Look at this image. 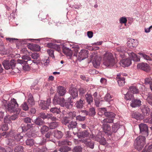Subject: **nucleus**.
<instances>
[{
	"label": "nucleus",
	"instance_id": "obj_1",
	"mask_svg": "<svg viewBox=\"0 0 152 152\" xmlns=\"http://www.w3.org/2000/svg\"><path fill=\"white\" fill-rule=\"evenodd\" d=\"M18 106V104L16 100L13 99L8 104L7 110L10 113L16 112V113L18 114L20 110L19 109L17 110Z\"/></svg>",
	"mask_w": 152,
	"mask_h": 152
},
{
	"label": "nucleus",
	"instance_id": "obj_2",
	"mask_svg": "<svg viewBox=\"0 0 152 152\" xmlns=\"http://www.w3.org/2000/svg\"><path fill=\"white\" fill-rule=\"evenodd\" d=\"M145 137L140 136L135 140V148L139 151L142 149L145 143Z\"/></svg>",
	"mask_w": 152,
	"mask_h": 152
},
{
	"label": "nucleus",
	"instance_id": "obj_3",
	"mask_svg": "<svg viewBox=\"0 0 152 152\" xmlns=\"http://www.w3.org/2000/svg\"><path fill=\"white\" fill-rule=\"evenodd\" d=\"M101 122L102 124V128L105 133H107L110 130V127L107 123H113V120L112 119L105 118L102 120Z\"/></svg>",
	"mask_w": 152,
	"mask_h": 152
},
{
	"label": "nucleus",
	"instance_id": "obj_4",
	"mask_svg": "<svg viewBox=\"0 0 152 152\" xmlns=\"http://www.w3.org/2000/svg\"><path fill=\"white\" fill-rule=\"evenodd\" d=\"M16 64L15 60L12 59L10 61L4 60L2 62V64L5 69H8L10 68L13 69L15 68Z\"/></svg>",
	"mask_w": 152,
	"mask_h": 152
},
{
	"label": "nucleus",
	"instance_id": "obj_5",
	"mask_svg": "<svg viewBox=\"0 0 152 152\" xmlns=\"http://www.w3.org/2000/svg\"><path fill=\"white\" fill-rule=\"evenodd\" d=\"M51 103L50 98L47 99L46 101L41 100L40 101L39 105L41 108L43 110H47L48 108Z\"/></svg>",
	"mask_w": 152,
	"mask_h": 152
},
{
	"label": "nucleus",
	"instance_id": "obj_6",
	"mask_svg": "<svg viewBox=\"0 0 152 152\" xmlns=\"http://www.w3.org/2000/svg\"><path fill=\"white\" fill-rule=\"evenodd\" d=\"M88 51L86 50H82L79 53L77 59L81 61L88 57Z\"/></svg>",
	"mask_w": 152,
	"mask_h": 152
},
{
	"label": "nucleus",
	"instance_id": "obj_7",
	"mask_svg": "<svg viewBox=\"0 0 152 152\" xmlns=\"http://www.w3.org/2000/svg\"><path fill=\"white\" fill-rule=\"evenodd\" d=\"M17 62L18 64H19L21 65L24 70L28 71L30 69V67L27 63V61L17 60Z\"/></svg>",
	"mask_w": 152,
	"mask_h": 152
},
{
	"label": "nucleus",
	"instance_id": "obj_8",
	"mask_svg": "<svg viewBox=\"0 0 152 152\" xmlns=\"http://www.w3.org/2000/svg\"><path fill=\"white\" fill-rule=\"evenodd\" d=\"M101 110L102 112H103V113L104 115L107 117L108 118V119H113V118H115V115L112 112H107V110L104 108H102Z\"/></svg>",
	"mask_w": 152,
	"mask_h": 152
},
{
	"label": "nucleus",
	"instance_id": "obj_9",
	"mask_svg": "<svg viewBox=\"0 0 152 152\" xmlns=\"http://www.w3.org/2000/svg\"><path fill=\"white\" fill-rule=\"evenodd\" d=\"M101 59V58L99 56H95L92 61L94 67L96 68L100 66Z\"/></svg>",
	"mask_w": 152,
	"mask_h": 152
},
{
	"label": "nucleus",
	"instance_id": "obj_10",
	"mask_svg": "<svg viewBox=\"0 0 152 152\" xmlns=\"http://www.w3.org/2000/svg\"><path fill=\"white\" fill-rule=\"evenodd\" d=\"M140 110L143 115L144 116L148 115L150 112V109L147 105H143L140 107Z\"/></svg>",
	"mask_w": 152,
	"mask_h": 152
},
{
	"label": "nucleus",
	"instance_id": "obj_11",
	"mask_svg": "<svg viewBox=\"0 0 152 152\" xmlns=\"http://www.w3.org/2000/svg\"><path fill=\"white\" fill-rule=\"evenodd\" d=\"M116 79L118 84L120 86H122L124 85L125 83V79L122 76L120 75H117Z\"/></svg>",
	"mask_w": 152,
	"mask_h": 152
},
{
	"label": "nucleus",
	"instance_id": "obj_12",
	"mask_svg": "<svg viewBox=\"0 0 152 152\" xmlns=\"http://www.w3.org/2000/svg\"><path fill=\"white\" fill-rule=\"evenodd\" d=\"M80 141L84 143L87 147L92 149L94 148V144L93 141L87 139H83Z\"/></svg>",
	"mask_w": 152,
	"mask_h": 152
},
{
	"label": "nucleus",
	"instance_id": "obj_13",
	"mask_svg": "<svg viewBox=\"0 0 152 152\" xmlns=\"http://www.w3.org/2000/svg\"><path fill=\"white\" fill-rule=\"evenodd\" d=\"M64 99L63 98H54L53 99V103L54 104H59L61 107H64Z\"/></svg>",
	"mask_w": 152,
	"mask_h": 152
},
{
	"label": "nucleus",
	"instance_id": "obj_14",
	"mask_svg": "<svg viewBox=\"0 0 152 152\" xmlns=\"http://www.w3.org/2000/svg\"><path fill=\"white\" fill-rule=\"evenodd\" d=\"M127 45L130 48H132L135 47L138 45V42L137 40L133 39H130L127 42Z\"/></svg>",
	"mask_w": 152,
	"mask_h": 152
},
{
	"label": "nucleus",
	"instance_id": "obj_15",
	"mask_svg": "<svg viewBox=\"0 0 152 152\" xmlns=\"http://www.w3.org/2000/svg\"><path fill=\"white\" fill-rule=\"evenodd\" d=\"M89 133L87 130H85L83 131L78 133L77 136L79 138H84L88 137Z\"/></svg>",
	"mask_w": 152,
	"mask_h": 152
},
{
	"label": "nucleus",
	"instance_id": "obj_16",
	"mask_svg": "<svg viewBox=\"0 0 152 152\" xmlns=\"http://www.w3.org/2000/svg\"><path fill=\"white\" fill-rule=\"evenodd\" d=\"M141 105V101L138 99H133L130 104L131 106L132 107H135L140 106Z\"/></svg>",
	"mask_w": 152,
	"mask_h": 152
},
{
	"label": "nucleus",
	"instance_id": "obj_17",
	"mask_svg": "<svg viewBox=\"0 0 152 152\" xmlns=\"http://www.w3.org/2000/svg\"><path fill=\"white\" fill-rule=\"evenodd\" d=\"M139 127L140 133L143 134L144 133H148V127L147 125L145 124H140L139 125Z\"/></svg>",
	"mask_w": 152,
	"mask_h": 152
},
{
	"label": "nucleus",
	"instance_id": "obj_18",
	"mask_svg": "<svg viewBox=\"0 0 152 152\" xmlns=\"http://www.w3.org/2000/svg\"><path fill=\"white\" fill-rule=\"evenodd\" d=\"M137 68L141 69L145 71H147L149 69L148 64L146 63H142L139 64L137 65Z\"/></svg>",
	"mask_w": 152,
	"mask_h": 152
},
{
	"label": "nucleus",
	"instance_id": "obj_19",
	"mask_svg": "<svg viewBox=\"0 0 152 152\" xmlns=\"http://www.w3.org/2000/svg\"><path fill=\"white\" fill-rule=\"evenodd\" d=\"M114 60L112 54L109 52H106L104 54L103 60H105V62H106L108 60Z\"/></svg>",
	"mask_w": 152,
	"mask_h": 152
},
{
	"label": "nucleus",
	"instance_id": "obj_20",
	"mask_svg": "<svg viewBox=\"0 0 152 152\" xmlns=\"http://www.w3.org/2000/svg\"><path fill=\"white\" fill-rule=\"evenodd\" d=\"M69 92L71 95L72 96L73 99L78 96V91L75 88H71L69 90Z\"/></svg>",
	"mask_w": 152,
	"mask_h": 152
},
{
	"label": "nucleus",
	"instance_id": "obj_21",
	"mask_svg": "<svg viewBox=\"0 0 152 152\" xmlns=\"http://www.w3.org/2000/svg\"><path fill=\"white\" fill-rule=\"evenodd\" d=\"M131 64V60L129 58L124 59L121 61V64L126 67L129 66Z\"/></svg>",
	"mask_w": 152,
	"mask_h": 152
},
{
	"label": "nucleus",
	"instance_id": "obj_22",
	"mask_svg": "<svg viewBox=\"0 0 152 152\" xmlns=\"http://www.w3.org/2000/svg\"><path fill=\"white\" fill-rule=\"evenodd\" d=\"M103 64L107 67H111L113 66L115 64V61L114 60H108L106 62H105V60H103Z\"/></svg>",
	"mask_w": 152,
	"mask_h": 152
},
{
	"label": "nucleus",
	"instance_id": "obj_23",
	"mask_svg": "<svg viewBox=\"0 0 152 152\" xmlns=\"http://www.w3.org/2000/svg\"><path fill=\"white\" fill-rule=\"evenodd\" d=\"M128 54L130 58L134 61H140V58L134 53L133 52H129L128 53Z\"/></svg>",
	"mask_w": 152,
	"mask_h": 152
},
{
	"label": "nucleus",
	"instance_id": "obj_24",
	"mask_svg": "<svg viewBox=\"0 0 152 152\" xmlns=\"http://www.w3.org/2000/svg\"><path fill=\"white\" fill-rule=\"evenodd\" d=\"M48 45L50 48L55 49L58 51H59L60 50L61 45H59L52 43H50L48 44Z\"/></svg>",
	"mask_w": 152,
	"mask_h": 152
},
{
	"label": "nucleus",
	"instance_id": "obj_25",
	"mask_svg": "<svg viewBox=\"0 0 152 152\" xmlns=\"http://www.w3.org/2000/svg\"><path fill=\"white\" fill-rule=\"evenodd\" d=\"M57 92L60 96H63L66 93V90L64 87L62 86H59L58 87Z\"/></svg>",
	"mask_w": 152,
	"mask_h": 152
},
{
	"label": "nucleus",
	"instance_id": "obj_26",
	"mask_svg": "<svg viewBox=\"0 0 152 152\" xmlns=\"http://www.w3.org/2000/svg\"><path fill=\"white\" fill-rule=\"evenodd\" d=\"M28 48L31 50L35 51H38L40 49V47L36 44H30L28 45Z\"/></svg>",
	"mask_w": 152,
	"mask_h": 152
},
{
	"label": "nucleus",
	"instance_id": "obj_27",
	"mask_svg": "<svg viewBox=\"0 0 152 152\" xmlns=\"http://www.w3.org/2000/svg\"><path fill=\"white\" fill-rule=\"evenodd\" d=\"M84 101L83 99H80L77 101L75 104V106L77 108L81 109L83 108L84 104Z\"/></svg>",
	"mask_w": 152,
	"mask_h": 152
},
{
	"label": "nucleus",
	"instance_id": "obj_28",
	"mask_svg": "<svg viewBox=\"0 0 152 152\" xmlns=\"http://www.w3.org/2000/svg\"><path fill=\"white\" fill-rule=\"evenodd\" d=\"M132 116L137 120L141 119L143 118L142 115L138 112H133L132 113Z\"/></svg>",
	"mask_w": 152,
	"mask_h": 152
},
{
	"label": "nucleus",
	"instance_id": "obj_29",
	"mask_svg": "<svg viewBox=\"0 0 152 152\" xmlns=\"http://www.w3.org/2000/svg\"><path fill=\"white\" fill-rule=\"evenodd\" d=\"M63 52L65 54L69 56H71L72 55V51L68 48H64L63 49Z\"/></svg>",
	"mask_w": 152,
	"mask_h": 152
},
{
	"label": "nucleus",
	"instance_id": "obj_30",
	"mask_svg": "<svg viewBox=\"0 0 152 152\" xmlns=\"http://www.w3.org/2000/svg\"><path fill=\"white\" fill-rule=\"evenodd\" d=\"M86 99L88 104H91L93 102V98L90 94H87L85 95Z\"/></svg>",
	"mask_w": 152,
	"mask_h": 152
},
{
	"label": "nucleus",
	"instance_id": "obj_31",
	"mask_svg": "<svg viewBox=\"0 0 152 152\" xmlns=\"http://www.w3.org/2000/svg\"><path fill=\"white\" fill-rule=\"evenodd\" d=\"M77 124V123L76 121H72L69 123L68 126L69 129H72L76 128Z\"/></svg>",
	"mask_w": 152,
	"mask_h": 152
},
{
	"label": "nucleus",
	"instance_id": "obj_32",
	"mask_svg": "<svg viewBox=\"0 0 152 152\" xmlns=\"http://www.w3.org/2000/svg\"><path fill=\"white\" fill-rule=\"evenodd\" d=\"M34 125L33 124H28L26 126H24V125H22L21 127L23 131L25 132L27 131L28 129L32 127Z\"/></svg>",
	"mask_w": 152,
	"mask_h": 152
},
{
	"label": "nucleus",
	"instance_id": "obj_33",
	"mask_svg": "<svg viewBox=\"0 0 152 152\" xmlns=\"http://www.w3.org/2000/svg\"><path fill=\"white\" fill-rule=\"evenodd\" d=\"M54 134V136L58 139L61 138L63 135V133L61 131L58 130L55 131Z\"/></svg>",
	"mask_w": 152,
	"mask_h": 152
},
{
	"label": "nucleus",
	"instance_id": "obj_34",
	"mask_svg": "<svg viewBox=\"0 0 152 152\" xmlns=\"http://www.w3.org/2000/svg\"><path fill=\"white\" fill-rule=\"evenodd\" d=\"M35 123L37 125L41 126L44 124V121L40 118H38L35 120Z\"/></svg>",
	"mask_w": 152,
	"mask_h": 152
},
{
	"label": "nucleus",
	"instance_id": "obj_35",
	"mask_svg": "<svg viewBox=\"0 0 152 152\" xmlns=\"http://www.w3.org/2000/svg\"><path fill=\"white\" fill-rule=\"evenodd\" d=\"M96 114L95 109L93 107H91L89 108L88 111V115L90 116H93Z\"/></svg>",
	"mask_w": 152,
	"mask_h": 152
},
{
	"label": "nucleus",
	"instance_id": "obj_36",
	"mask_svg": "<svg viewBox=\"0 0 152 152\" xmlns=\"http://www.w3.org/2000/svg\"><path fill=\"white\" fill-rule=\"evenodd\" d=\"M70 150V148L67 146H65L60 147L59 149V151L61 152H68Z\"/></svg>",
	"mask_w": 152,
	"mask_h": 152
},
{
	"label": "nucleus",
	"instance_id": "obj_37",
	"mask_svg": "<svg viewBox=\"0 0 152 152\" xmlns=\"http://www.w3.org/2000/svg\"><path fill=\"white\" fill-rule=\"evenodd\" d=\"M125 98L126 100H132L134 99V96L132 94L127 92L125 95Z\"/></svg>",
	"mask_w": 152,
	"mask_h": 152
},
{
	"label": "nucleus",
	"instance_id": "obj_38",
	"mask_svg": "<svg viewBox=\"0 0 152 152\" xmlns=\"http://www.w3.org/2000/svg\"><path fill=\"white\" fill-rule=\"evenodd\" d=\"M141 152H152V145L148 146H146L145 148Z\"/></svg>",
	"mask_w": 152,
	"mask_h": 152
},
{
	"label": "nucleus",
	"instance_id": "obj_39",
	"mask_svg": "<svg viewBox=\"0 0 152 152\" xmlns=\"http://www.w3.org/2000/svg\"><path fill=\"white\" fill-rule=\"evenodd\" d=\"M28 102L29 104L31 106L34 105L35 104V102L33 99V97L31 95H30L29 98L28 100Z\"/></svg>",
	"mask_w": 152,
	"mask_h": 152
},
{
	"label": "nucleus",
	"instance_id": "obj_40",
	"mask_svg": "<svg viewBox=\"0 0 152 152\" xmlns=\"http://www.w3.org/2000/svg\"><path fill=\"white\" fill-rule=\"evenodd\" d=\"M58 126V123L56 122H53L50 123L49 125V127L51 129H55Z\"/></svg>",
	"mask_w": 152,
	"mask_h": 152
},
{
	"label": "nucleus",
	"instance_id": "obj_41",
	"mask_svg": "<svg viewBox=\"0 0 152 152\" xmlns=\"http://www.w3.org/2000/svg\"><path fill=\"white\" fill-rule=\"evenodd\" d=\"M130 91L134 94H137L139 92V90L135 86H132L130 87Z\"/></svg>",
	"mask_w": 152,
	"mask_h": 152
},
{
	"label": "nucleus",
	"instance_id": "obj_42",
	"mask_svg": "<svg viewBox=\"0 0 152 152\" xmlns=\"http://www.w3.org/2000/svg\"><path fill=\"white\" fill-rule=\"evenodd\" d=\"M50 111L53 113H56V114H59L61 112L59 108H58L56 107H53L50 109Z\"/></svg>",
	"mask_w": 152,
	"mask_h": 152
},
{
	"label": "nucleus",
	"instance_id": "obj_43",
	"mask_svg": "<svg viewBox=\"0 0 152 152\" xmlns=\"http://www.w3.org/2000/svg\"><path fill=\"white\" fill-rule=\"evenodd\" d=\"M138 54L140 55L142 57L147 60L151 61V58L149 56L144 53L140 52L138 53Z\"/></svg>",
	"mask_w": 152,
	"mask_h": 152
},
{
	"label": "nucleus",
	"instance_id": "obj_44",
	"mask_svg": "<svg viewBox=\"0 0 152 152\" xmlns=\"http://www.w3.org/2000/svg\"><path fill=\"white\" fill-rule=\"evenodd\" d=\"M21 107L23 110L26 111L28 110L29 107L27 104V103L26 102H23L22 104Z\"/></svg>",
	"mask_w": 152,
	"mask_h": 152
},
{
	"label": "nucleus",
	"instance_id": "obj_45",
	"mask_svg": "<svg viewBox=\"0 0 152 152\" xmlns=\"http://www.w3.org/2000/svg\"><path fill=\"white\" fill-rule=\"evenodd\" d=\"M26 142L27 145L31 146L34 144V140L31 139H28L26 141Z\"/></svg>",
	"mask_w": 152,
	"mask_h": 152
},
{
	"label": "nucleus",
	"instance_id": "obj_46",
	"mask_svg": "<svg viewBox=\"0 0 152 152\" xmlns=\"http://www.w3.org/2000/svg\"><path fill=\"white\" fill-rule=\"evenodd\" d=\"M69 117L70 118L72 119L76 116V113L75 111L70 112L67 114Z\"/></svg>",
	"mask_w": 152,
	"mask_h": 152
},
{
	"label": "nucleus",
	"instance_id": "obj_47",
	"mask_svg": "<svg viewBox=\"0 0 152 152\" xmlns=\"http://www.w3.org/2000/svg\"><path fill=\"white\" fill-rule=\"evenodd\" d=\"M23 151V147L21 146H17L14 149L15 152H22Z\"/></svg>",
	"mask_w": 152,
	"mask_h": 152
},
{
	"label": "nucleus",
	"instance_id": "obj_48",
	"mask_svg": "<svg viewBox=\"0 0 152 152\" xmlns=\"http://www.w3.org/2000/svg\"><path fill=\"white\" fill-rule=\"evenodd\" d=\"M76 119L77 121H83L85 120L86 117L78 115L76 117Z\"/></svg>",
	"mask_w": 152,
	"mask_h": 152
},
{
	"label": "nucleus",
	"instance_id": "obj_49",
	"mask_svg": "<svg viewBox=\"0 0 152 152\" xmlns=\"http://www.w3.org/2000/svg\"><path fill=\"white\" fill-rule=\"evenodd\" d=\"M15 139L17 141H20L22 139L23 136L21 135V134H15L14 136Z\"/></svg>",
	"mask_w": 152,
	"mask_h": 152
},
{
	"label": "nucleus",
	"instance_id": "obj_50",
	"mask_svg": "<svg viewBox=\"0 0 152 152\" xmlns=\"http://www.w3.org/2000/svg\"><path fill=\"white\" fill-rule=\"evenodd\" d=\"M112 97L109 93H107L104 97V99L107 101L109 102L111 100Z\"/></svg>",
	"mask_w": 152,
	"mask_h": 152
},
{
	"label": "nucleus",
	"instance_id": "obj_51",
	"mask_svg": "<svg viewBox=\"0 0 152 152\" xmlns=\"http://www.w3.org/2000/svg\"><path fill=\"white\" fill-rule=\"evenodd\" d=\"M72 102H64V106L67 108H71L72 107Z\"/></svg>",
	"mask_w": 152,
	"mask_h": 152
},
{
	"label": "nucleus",
	"instance_id": "obj_52",
	"mask_svg": "<svg viewBox=\"0 0 152 152\" xmlns=\"http://www.w3.org/2000/svg\"><path fill=\"white\" fill-rule=\"evenodd\" d=\"M32 58L34 59L37 60L38 59L39 56V54L37 52H34L31 55Z\"/></svg>",
	"mask_w": 152,
	"mask_h": 152
},
{
	"label": "nucleus",
	"instance_id": "obj_53",
	"mask_svg": "<svg viewBox=\"0 0 152 152\" xmlns=\"http://www.w3.org/2000/svg\"><path fill=\"white\" fill-rule=\"evenodd\" d=\"M11 120L9 115L5 116L4 118V122L5 123H10L11 122Z\"/></svg>",
	"mask_w": 152,
	"mask_h": 152
},
{
	"label": "nucleus",
	"instance_id": "obj_54",
	"mask_svg": "<svg viewBox=\"0 0 152 152\" xmlns=\"http://www.w3.org/2000/svg\"><path fill=\"white\" fill-rule=\"evenodd\" d=\"M119 22L121 24H126L127 22V19L125 17H123L119 19Z\"/></svg>",
	"mask_w": 152,
	"mask_h": 152
},
{
	"label": "nucleus",
	"instance_id": "obj_55",
	"mask_svg": "<svg viewBox=\"0 0 152 152\" xmlns=\"http://www.w3.org/2000/svg\"><path fill=\"white\" fill-rule=\"evenodd\" d=\"M146 100L151 105H152V95L150 94L148 96Z\"/></svg>",
	"mask_w": 152,
	"mask_h": 152
},
{
	"label": "nucleus",
	"instance_id": "obj_56",
	"mask_svg": "<svg viewBox=\"0 0 152 152\" xmlns=\"http://www.w3.org/2000/svg\"><path fill=\"white\" fill-rule=\"evenodd\" d=\"M145 83L146 84H149L150 86L152 84V79L150 78H147L145 80Z\"/></svg>",
	"mask_w": 152,
	"mask_h": 152
},
{
	"label": "nucleus",
	"instance_id": "obj_57",
	"mask_svg": "<svg viewBox=\"0 0 152 152\" xmlns=\"http://www.w3.org/2000/svg\"><path fill=\"white\" fill-rule=\"evenodd\" d=\"M22 59H20V60H24L25 61H27V62L28 61H30L31 60V58L27 56L24 55L22 57ZM18 60H20L18 59Z\"/></svg>",
	"mask_w": 152,
	"mask_h": 152
},
{
	"label": "nucleus",
	"instance_id": "obj_58",
	"mask_svg": "<svg viewBox=\"0 0 152 152\" xmlns=\"http://www.w3.org/2000/svg\"><path fill=\"white\" fill-rule=\"evenodd\" d=\"M74 150L75 152H81L82 148L80 146H76L74 148Z\"/></svg>",
	"mask_w": 152,
	"mask_h": 152
},
{
	"label": "nucleus",
	"instance_id": "obj_59",
	"mask_svg": "<svg viewBox=\"0 0 152 152\" xmlns=\"http://www.w3.org/2000/svg\"><path fill=\"white\" fill-rule=\"evenodd\" d=\"M23 120L24 122L26 123H31V121H32V120L29 117L24 118L23 119Z\"/></svg>",
	"mask_w": 152,
	"mask_h": 152
},
{
	"label": "nucleus",
	"instance_id": "obj_60",
	"mask_svg": "<svg viewBox=\"0 0 152 152\" xmlns=\"http://www.w3.org/2000/svg\"><path fill=\"white\" fill-rule=\"evenodd\" d=\"M48 130V127L45 126H43L41 129V131L42 133H44L45 132H47Z\"/></svg>",
	"mask_w": 152,
	"mask_h": 152
},
{
	"label": "nucleus",
	"instance_id": "obj_61",
	"mask_svg": "<svg viewBox=\"0 0 152 152\" xmlns=\"http://www.w3.org/2000/svg\"><path fill=\"white\" fill-rule=\"evenodd\" d=\"M0 51H5V48L2 41L0 39Z\"/></svg>",
	"mask_w": 152,
	"mask_h": 152
},
{
	"label": "nucleus",
	"instance_id": "obj_62",
	"mask_svg": "<svg viewBox=\"0 0 152 152\" xmlns=\"http://www.w3.org/2000/svg\"><path fill=\"white\" fill-rule=\"evenodd\" d=\"M8 142H9V143H8L7 144L9 145L14 146L15 145L14 140L12 139H8Z\"/></svg>",
	"mask_w": 152,
	"mask_h": 152
},
{
	"label": "nucleus",
	"instance_id": "obj_63",
	"mask_svg": "<svg viewBox=\"0 0 152 152\" xmlns=\"http://www.w3.org/2000/svg\"><path fill=\"white\" fill-rule=\"evenodd\" d=\"M47 52L48 53L50 56L53 58H54L53 50L50 49L49 50H47Z\"/></svg>",
	"mask_w": 152,
	"mask_h": 152
},
{
	"label": "nucleus",
	"instance_id": "obj_64",
	"mask_svg": "<svg viewBox=\"0 0 152 152\" xmlns=\"http://www.w3.org/2000/svg\"><path fill=\"white\" fill-rule=\"evenodd\" d=\"M2 130L3 131H5L8 129V125L6 124H3L1 126Z\"/></svg>",
	"mask_w": 152,
	"mask_h": 152
}]
</instances>
